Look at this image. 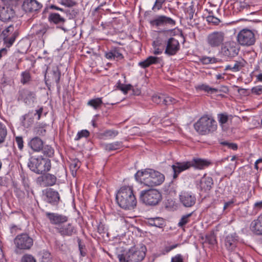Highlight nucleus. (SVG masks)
I'll return each mask as SVG.
<instances>
[{
	"label": "nucleus",
	"mask_w": 262,
	"mask_h": 262,
	"mask_svg": "<svg viewBox=\"0 0 262 262\" xmlns=\"http://www.w3.org/2000/svg\"><path fill=\"white\" fill-rule=\"evenodd\" d=\"M116 200L118 205L124 209H133L137 205V200L133 188L129 186H123L118 190Z\"/></svg>",
	"instance_id": "nucleus-1"
},
{
	"label": "nucleus",
	"mask_w": 262,
	"mask_h": 262,
	"mask_svg": "<svg viewBox=\"0 0 262 262\" xmlns=\"http://www.w3.org/2000/svg\"><path fill=\"white\" fill-rule=\"evenodd\" d=\"M146 248L145 246L140 248L132 247L128 251H123L117 254L119 262H140L145 257Z\"/></svg>",
	"instance_id": "nucleus-2"
},
{
	"label": "nucleus",
	"mask_w": 262,
	"mask_h": 262,
	"mask_svg": "<svg viewBox=\"0 0 262 262\" xmlns=\"http://www.w3.org/2000/svg\"><path fill=\"white\" fill-rule=\"evenodd\" d=\"M196 132L201 135L212 133L217 128V124L214 119L207 115L201 117L194 124Z\"/></svg>",
	"instance_id": "nucleus-3"
},
{
	"label": "nucleus",
	"mask_w": 262,
	"mask_h": 262,
	"mask_svg": "<svg viewBox=\"0 0 262 262\" xmlns=\"http://www.w3.org/2000/svg\"><path fill=\"white\" fill-rule=\"evenodd\" d=\"M28 167L33 172L40 174L51 170V160L42 156L37 158L31 157L29 160Z\"/></svg>",
	"instance_id": "nucleus-4"
},
{
	"label": "nucleus",
	"mask_w": 262,
	"mask_h": 262,
	"mask_svg": "<svg viewBox=\"0 0 262 262\" xmlns=\"http://www.w3.org/2000/svg\"><path fill=\"white\" fill-rule=\"evenodd\" d=\"M140 200L146 205L156 206L162 199L161 192L155 189L142 190L140 193Z\"/></svg>",
	"instance_id": "nucleus-5"
},
{
	"label": "nucleus",
	"mask_w": 262,
	"mask_h": 262,
	"mask_svg": "<svg viewBox=\"0 0 262 262\" xmlns=\"http://www.w3.org/2000/svg\"><path fill=\"white\" fill-rule=\"evenodd\" d=\"M33 239L29 234L23 233L18 234L14 239L15 253H18L19 250L27 251L30 250L33 245Z\"/></svg>",
	"instance_id": "nucleus-6"
},
{
	"label": "nucleus",
	"mask_w": 262,
	"mask_h": 262,
	"mask_svg": "<svg viewBox=\"0 0 262 262\" xmlns=\"http://www.w3.org/2000/svg\"><path fill=\"white\" fill-rule=\"evenodd\" d=\"M237 41L242 46L249 47L254 45L256 38L251 30L245 28L241 30L236 36Z\"/></svg>",
	"instance_id": "nucleus-7"
},
{
	"label": "nucleus",
	"mask_w": 262,
	"mask_h": 262,
	"mask_svg": "<svg viewBox=\"0 0 262 262\" xmlns=\"http://www.w3.org/2000/svg\"><path fill=\"white\" fill-rule=\"evenodd\" d=\"M36 179L37 184L44 187H49L55 185L56 184L57 177H60L57 172L53 174L48 172L40 174Z\"/></svg>",
	"instance_id": "nucleus-8"
},
{
	"label": "nucleus",
	"mask_w": 262,
	"mask_h": 262,
	"mask_svg": "<svg viewBox=\"0 0 262 262\" xmlns=\"http://www.w3.org/2000/svg\"><path fill=\"white\" fill-rule=\"evenodd\" d=\"M51 25H55L56 27L60 28L64 31H68L74 26V17H69L64 19L63 17H48Z\"/></svg>",
	"instance_id": "nucleus-9"
},
{
	"label": "nucleus",
	"mask_w": 262,
	"mask_h": 262,
	"mask_svg": "<svg viewBox=\"0 0 262 262\" xmlns=\"http://www.w3.org/2000/svg\"><path fill=\"white\" fill-rule=\"evenodd\" d=\"M44 201L52 206H57L58 205L60 200V196L59 192L52 188H47L43 191Z\"/></svg>",
	"instance_id": "nucleus-10"
},
{
	"label": "nucleus",
	"mask_w": 262,
	"mask_h": 262,
	"mask_svg": "<svg viewBox=\"0 0 262 262\" xmlns=\"http://www.w3.org/2000/svg\"><path fill=\"white\" fill-rule=\"evenodd\" d=\"M5 6H0V16H13L16 11L17 0H3Z\"/></svg>",
	"instance_id": "nucleus-11"
},
{
	"label": "nucleus",
	"mask_w": 262,
	"mask_h": 262,
	"mask_svg": "<svg viewBox=\"0 0 262 262\" xmlns=\"http://www.w3.org/2000/svg\"><path fill=\"white\" fill-rule=\"evenodd\" d=\"M239 48L235 42H226L222 47L220 53L224 56L232 58L236 56Z\"/></svg>",
	"instance_id": "nucleus-12"
},
{
	"label": "nucleus",
	"mask_w": 262,
	"mask_h": 262,
	"mask_svg": "<svg viewBox=\"0 0 262 262\" xmlns=\"http://www.w3.org/2000/svg\"><path fill=\"white\" fill-rule=\"evenodd\" d=\"M48 68L45 74V80L46 85H51L52 83L55 82L57 86H59V82L61 77V71L58 67L53 68L52 71L48 73V77H47V73Z\"/></svg>",
	"instance_id": "nucleus-13"
},
{
	"label": "nucleus",
	"mask_w": 262,
	"mask_h": 262,
	"mask_svg": "<svg viewBox=\"0 0 262 262\" xmlns=\"http://www.w3.org/2000/svg\"><path fill=\"white\" fill-rule=\"evenodd\" d=\"M225 34L222 32H214L209 34L207 38L208 44L212 48H215L222 45Z\"/></svg>",
	"instance_id": "nucleus-14"
},
{
	"label": "nucleus",
	"mask_w": 262,
	"mask_h": 262,
	"mask_svg": "<svg viewBox=\"0 0 262 262\" xmlns=\"http://www.w3.org/2000/svg\"><path fill=\"white\" fill-rule=\"evenodd\" d=\"M45 215L51 224L58 225V226H61L62 224L66 223L69 219L66 215L57 213L46 212Z\"/></svg>",
	"instance_id": "nucleus-15"
},
{
	"label": "nucleus",
	"mask_w": 262,
	"mask_h": 262,
	"mask_svg": "<svg viewBox=\"0 0 262 262\" xmlns=\"http://www.w3.org/2000/svg\"><path fill=\"white\" fill-rule=\"evenodd\" d=\"M180 202L186 207L193 206L196 202V198L194 194L191 192H182L179 195Z\"/></svg>",
	"instance_id": "nucleus-16"
},
{
	"label": "nucleus",
	"mask_w": 262,
	"mask_h": 262,
	"mask_svg": "<svg viewBox=\"0 0 262 262\" xmlns=\"http://www.w3.org/2000/svg\"><path fill=\"white\" fill-rule=\"evenodd\" d=\"M180 50V44L178 40L173 37L168 39L165 53L168 56L174 55Z\"/></svg>",
	"instance_id": "nucleus-17"
},
{
	"label": "nucleus",
	"mask_w": 262,
	"mask_h": 262,
	"mask_svg": "<svg viewBox=\"0 0 262 262\" xmlns=\"http://www.w3.org/2000/svg\"><path fill=\"white\" fill-rule=\"evenodd\" d=\"M192 167L189 161L182 162H176L171 166L173 171V178L176 179L179 174L183 171L189 169Z\"/></svg>",
	"instance_id": "nucleus-18"
},
{
	"label": "nucleus",
	"mask_w": 262,
	"mask_h": 262,
	"mask_svg": "<svg viewBox=\"0 0 262 262\" xmlns=\"http://www.w3.org/2000/svg\"><path fill=\"white\" fill-rule=\"evenodd\" d=\"M35 94L26 89H23L18 91V100L24 101L26 104H30L34 101Z\"/></svg>",
	"instance_id": "nucleus-19"
},
{
	"label": "nucleus",
	"mask_w": 262,
	"mask_h": 262,
	"mask_svg": "<svg viewBox=\"0 0 262 262\" xmlns=\"http://www.w3.org/2000/svg\"><path fill=\"white\" fill-rule=\"evenodd\" d=\"M149 181H147V186L154 187L161 185L165 180L164 176L160 172L152 169Z\"/></svg>",
	"instance_id": "nucleus-20"
},
{
	"label": "nucleus",
	"mask_w": 262,
	"mask_h": 262,
	"mask_svg": "<svg viewBox=\"0 0 262 262\" xmlns=\"http://www.w3.org/2000/svg\"><path fill=\"white\" fill-rule=\"evenodd\" d=\"M152 169L147 168L144 170H138L135 174V178L137 181L147 186V181H149V178L151 176Z\"/></svg>",
	"instance_id": "nucleus-21"
},
{
	"label": "nucleus",
	"mask_w": 262,
	"mask_h": 262,
	"mask_svg": "<svg viewBox=\"0 0 262 262\" xmlns=\"http://www.w3.org/2000/svg\"><path fill=\"white\" fill-rule=\"evenodd\" d=\"M42 4L36 0H25L23 4V8L26 12H33L39 10Z\"/></svg>",
	"instance_id": "nucleus-22"
},
{
	"label": "nucleus",
	"mask_w": 262,
	"mask_h": 262,
	"mask_svg": "<svg viewBox=\"0 0 262 262\" xmlns=\"http://www.w3.org/2000/svg\"><path fill=\"white\" fill-rule=\"evenodd\" d=\"M58 233L63 236H71L76 233V229L72 223L59 226L57 228Z\"/></svg>",
	"instance_id": "nucleus-23"
},
{
	"label": "nucleus",
	"mask_w": 262,
	"mask_h": 262,
	"mask_svg": "<svg viewBox=\"0 0 262 262\" xmlns=\"http://www.w3.org/2000/svg\"><path fill=\"white\" fill-rule=\"evenodd\" d=\"M238 236L236 233L230 234L225 239V245L228 250L233 251L236 247Z\"/></svg>",
	"instance_id": "nucleus-24"
},
{
	"label": "nucleus",
	"mask_w": 262,
	"mask_h": 262,
	"mask_svg": "<svg viewBox=\"0 0 262 262\" xmlns=\"http://www.w3.org/2000/svg\"><path fill=\"white\" fill-rule=\"evenodd\" d=\"M44 142L38 137H34L28 142V146L34 152H40L43 147Z\"/></svg>",
	"instance_id": "nucleus-25"
},
{
	"label": "nucleus",
	"mask_w": 262,
	"mask_h": 262,
	"mask_svg": "<svg viewBox=\"0 0 262 262\" xmlns=\"http://www.w3.org/2000/svg\"><path fill=\"white\" fill-rule=\"evenodd\" d=\"M213 184L212 178L205 174L200 180L199 186L201 191L207 192L212 188Z\"/></svg>",
	"instance_id": "nucleus-26"
},
{
	"label": "nucleus",
	"mask_w": 262,
	"mask_h": 262,
	"mask_svg": "<svg viewBox=\"0 0 262 262\" xmlns=\"http://www.w3.org/2000/svg\"><path fill=\"white\" fill-rule=\"evenodd\" d=\"M192 167L195 169H203L211 164V162L208 160L201 158H193L189 161Z\"/></svg>",
	"instance_id": "nucleus-27"
},
{
	"label": "nucleus",
	"mask_w": 262,
	"mask_h": 262,
	"mask_svg": "<svg viewBox=\"0 0 262 262\" xmlns=\"http://www.w3.org/2000/svg\"><path fill=\"white\" fill-rule=\"evenodd\" d=\"M146 224L149 226H155L160 229H163L166 225L165 219L160 217L147 219Z\"/></svg>",
	"instance_id": "nucleus-28"
},
{
	"label": "nucleus",
	"mask_w": 262,
	"mask_h": 262,
	"mask_svg": "<svg viewBox=\"0 0 262 262\" xmlns=\"http://www.w3.org/2000/svg\"><path fill=\"white\" fill-rule=\"evenodd\" d=\"M150 23L151 25L156 26H163L166 24L174 26L175 21L170 17H158L157 19L150 20Z\"/></svg>",
	"instance_id": "nucleus-29"
},
{
	"label": "nucleus",
	"mask_w": 262,
	"mask_h": 262,
	"mask_svg": "<svg viewBox=\"0 0 262 262\" xmlns=\"http://www.w3.org/2000/svg\"><path fill=\"white\" fill-rule=\"evenodd\" d=\"M251 228L255 234L262 235V214L251 223Z\"/></svg>",
	"instance_id": "nucleus-30"
},
{
	"label": "nucleus",
	"mask_w": 262,
	"mask_h": 262,
	"mask_svg": "<svg viewBox=\"0 0 262 262\" xmlns=\"http://www.w3.org/2000/svg\"><path fill=\"white\" fill-rule=\"evenodd\" d=\"M48 29L49 26L46 24H35L32 28V31L34 35L40 37L46 33Z\"/></svg>",
	"instance_id": "nucleus-31"
},
{
	"label": "nucleus",
	"mask_w": 262,
	"mask_h": 262,
	"mask_svg": "<svg viewBox=\"0 0 262 262\" xmlns=\"http://www.w3.org/2000/svg\"><path fill=\"white\" fill-rule=\"evenodd\" d=\"M246 61L242 59L240 61H235L233 65H228L225 67V70H231L232 72H236L239 71L245 66Z\"/></svg>",
	"instance_id": "nucleus-32"
},
{
	"label": "nucleus",
	"mask_w": 262,
	"mask_h": 262,
	"mask_svg": "<svg viewBox=\"0 0 262 262\" xmlns=\"http://www.w3.org/2000/svg\"><path fill=\"white\" fill-rule=\"evenodd\" d=\"M34 115L33 112H29L23 116L22 123L24 127L29 128L34 124Z\"/></svg>",
	"instance_id": "nucleus-33"
},
{
	"label": "nucleus",
	"mask_w": 262,
	"mask_h": 262,
	"mask_svg": "<svg viewBox=\"0 0 262 262\" xmlns=\"http://www.w3.org/2000/svg\"><path fill=\"white\" fill-rule=\"evenodd\" d=\"M20 178L21 183L26 191L28 192L30 190H31L32 193L33 194V191L30 187V180L27 174L22 172L20 174Z\"/></svg>",
	"instance_id": "nucleus-34"
},
{
	"label": "nucleus",
	"mask_w": 262,
	"mask_h": 262,
	"mask_svg": "<svg viewBox=\"0 0 262 262\" xmlns=\"http://www.w3.org/2000/svg\"><path fill=\"white\" fill-rule=\"evenodd\" d=\"M19 33L17 30H16L12 35L10 37L7 36L6 37L3 38V41L4 44L7 48H10L15 41L16 37L18 36Z\"/></svg>",
	"instance_id": "nucleus-35"
},
{
	"label": "nucleus",
	"mask_w": 262,
	"mask_h": 262,
	"mask_svg": "<svg viewBox=\"0 0 262 262\" xmlns=\"http://www.w3.org/2000/svg\"><path fill=\"white\" fill-rule=\"evenodd\" d=\"M122 147V142L121 141H116L104 145V149L108 151L117 150L121 148Z\"/></svg>",
	"instance_id": "nucleus-36"
},
{
	"label": "nucleus",
	"mask_w": 262,
	"mask_h": 262,
	"mask_svg": "<svg viewBox=\"0 0 262 262\" xmlns=\"http://www.w3.org/2000/svg\"><path fill=\"white\" fill-rule=\"evenodd\" d=\"M102 104V98H96L91 99L87 103L88 105L92 106L95 110L99 108Z\"/></svg>",
	"instance_id": "nucleus-37"
},
{
	"label": "nucleus",
	"mask_w": 262,
	"mask_h": 262,
	"mask_svg": "<svg viewBox=\"0 0 262 262\" xmlns=\"http://www.w3.org/2000/svg\"><path fill=\"white\" fill-rule=\"evenodd\" d=\"M41 151L44 156L49 158L53 157L54 154V149L51 147V146L49 145L43 144V147L41 149Z\"/></svg>",
	"instance_id": "nucleus-38"
},
{
	"label": "nucleus",
	"mask_w": 262,
	"mask_h": 262,
	"mask_svg": "<svg viewBox=\"0 0 262 262\" xmlns=\"http://www.w3.org/2000/svg\"><path fill=\"white\" fill-rule=\"evenodd\" d=\"M7 135V130L5 125L0 122V144L5 142Z\"/></svg>",
	"instance_id": "nucleus-39"
},
{
	"label": "nucleus",
	"mask_w": 262,
	"mask_h": 262,
	"mask_svg": "<svg viewBox=\"0 0 262 262\" xmlns=\"http://www.w3.org/2000/svg\"><path fill=\"white\" fill-rule=\"evenodd\" d=\"M31 80L30 72L28 71L23 72L21 74L20 82L23 84L28 83Z\"/></svg>",
	"instance_id": "nucleus-40"
},
{
	"label": "nucleus",
	"mask_w": 262,
	"mask_h": 262,
	"mask_svg": "<svg viewBox=\"0 0 262 262\" xmlns=\"http://www.w3.org/2000/svg\"><path fill=\"white\" fill-rule=\"evenodd\" d=\"M192 213L193 212H191L182 216L178 223L179 227H183L188 223L190 222L189 217L192 215Z\"/></svg>",
	"instance_id": "nucleus-41"
},
{
	"label": "nucleus",
	"mask_w": 262,
	"mask_h": 262,
	"mask_svg": "<svg viewBox=\"0 0 262 262\" xmlns=\"http://www.w3.org/2000/svg\"><path fill=\"white\" fill-rule=\"evenodd\" d=\"M198 88L200 90L204 91L207 93H210L211 94H213L214 93L218 92V89L215 88H212L210 87L209 85L206 84H202L199 85Z\"/></svg>",
	"instance_id": "nucleus-42"
},
{
	"label": "nucleus",
	"mask_w": 262,
	"mask_h": 262,
	"mask_svg": "<svg viewBox=\"0 0 262 262\" xmlns=\"http://www.w3.org/2000/svg\"><path fill=\"white\" fill-rule=\"evenodd\" d=\"M200 61L203 64H208L209 63H216L217 59L215 57L203 56L200 58Z\"/></svg>",
	"instance_id": "nucleus-43"
},
{
	"label": "nucleus",
	"mask_w": 262,
	"mask_h": 262,
	"mask_svg": "<svg viewBox=\"0 0 262 262\" xmlns=\"http://www.w3.org/2000/svg\"><path fill=\"white\" fill-rule=\"evenodd\" d=\"M205 237V242L211 245H214L217 243L215 235L213 232L206 235Z\"/></svg>",
	"instance_id": "nucleus-44"
},
{
	"label": "nucleus",
	"mask_w": 262,
	"mask_h": 262,
	"mask_svg": "<svg viewBox=\"0 0 262 262\" xmlns=\"http://www.w3.org/2000/svg\"><path fill=\"white\" fill-rule=\"evenodd\" d=\"M20 262H36V260L32 255L25 254L21 257Z\"/></svg>",
	"instance_id": "nucleus-45"
},
{
	"label": "nucleus",
	"mask_w": 262,
	"mask_h": 262,
	"mask_svg": "<svg viewBox=\"0 0 262 262\" xmlns=\"http://www.w3.org/2000/svg\"><path fill=\"white\" fill-rule=\"evenodd\" d=\"M220 144L227 146L228 148L233 149V150H236L238 148V146L236 143H230L227 141L220 142Z\"/></svg>",
	"instance_id": "nucleus-46"
},
{
	"label": "nucleus",
	"mask_w": 262,
	"mask_h": 262,
	"mask_svg": "<svg viewBox=\"0 0 262 262\" xmlns=\"http://www.w3.org/2000/svg\"><path fill=\"white\" fill-rule=\"evenodd\" d=\"M77 242L78 244V248L80 255L82 256H85L86 254V250L84 244H82L81 239L77 238Z\"/></svg>",
	"instance_id": "nucleus-47"
},
{
	"label": "nucleus",
	"mask_w": 262,
	"mask_h": 262,
	"mask_svg": "<svg viewBox=\"0 0 262 262\" xmlns=\"http://www.w3.org/2000/svg\"><path fill=\"white\" fill-rule=\"evenodd\" d=\"M177 101L175 99L169 96H164V98L163 101V105L168 106L171 104H175L177 103Z\"/></svg>",
	"instance_id": "nucleus-48"
},
{
	"label": "nucleus",
	"mask_w": 262,
	"mask_h": 262,
	"mask_svg": "<svg viewBox=\"0 0 262 262\" xmlns=\"http://www.w3.org/2000/svg\"><path fill=\"white\" fill-rule=\"evenodd\" d=\"M90 136L89 132L86 129L82 130L78 132L77 136L75 139V140L78 141L82 138H87Z\"/></svg>",
	"instance_id": "nucleus-49"
},
{
	"label": "nucleus",
	"mask_w": 262,
	"mask_h": 262,
	"mask_svg": "<svg viewBox=\"0 0 262 262\" xmlns=\"http://www.w3.org/2000/svg\"><path fill=\"white\" fill-rule=\"evenodd\" d=\"M41 262H51V256L48 251H44L41 254Z\"/></svg>",
	"instance_id": "nucleus-50"
},
{
	"label": "nucleus",
	"mask_w": 262,
	"mask_h": 262,
	"mask_svg": "<svg viewBox=\"0 0 262 262\" xmlns=\"http://www.w3.org/2000/svg\"><path fill=\"white\" fill-rule=\"evenodd\" d=\"M164 98V95H155L152 97V100L157 104L163 105V101Z\"/></svg>",
	"instance_id": "nucleus-51"
},
{
	"label": "nucleus",
	"mask_w": 262,
	"mask_h": 262,
	"mask_svg": "<svg viewBox=\"0 0 262 262\" xmlns=\"http://www.w3.org/2000/svg\"><path fill=\"white\" fill-rule=\"evenodd\" d=\"M15 142L17 145V147L19 150L23 151L24 149V140L23 137L21 136H17L15 138Z\"/></svg>",
	"instance_id": "nucleus-52"
},
{
	"label": "nucleus",
	"mask_w": 262,
	"mask_h": 262,
	"mask_svg": "<svg viewBox=\"0 0 262 262\" xmlns=\"http://www.w3.org/2000/svg\"><path fill=\"white\" fill-rule=\"evenodd\" d=\"M228 117L226 113H222L218 115L219 121L221 124L226 123L228 120Z\"/></svg>",
	"instance_id": "nucleus-53"
},
{
	"label": "nucleus",
	"mask_w": 262,
	"mask_h": 262,
	"mask_svg": "<svg viewBox=\"0 0 262 262\" xmlns=\"http://www.w3.org/2000/svg\"><path fill=\"white\" fill-rule=\"evenodd\" d=\"M118 134V132L115 130H106L102 134L105 137H115Z\"/></svg>",
	"instance_id": "nucleus-54"
},
{
	"label": "nucleus",
	"mask_w": 262,
	"mask_h": 262,
	"mask_svg": "<svg viewBox=\"0 0 262 262\" xmlns=\"http://www.w3.org/2000/svg\"><path fill=\"white\" fill-rule=\"evenodd\" d=\"M80 167V162L78 160H74L70 165V168L72 171V174H74V171L76 173L77 170Z\"/></svg>",
	"instance_id": "nucleus-55"
},
{
	"label": "nucleus",
	"mask_w": 262,
	"mask_h": 262,
	"mask_svg": "<svg viewBox=\"0 0 262 262\" xmlns=\"http://www.w3.org/2000/svg\"><path fill=\"white\" fill-rule=\"evenodd\" d=\"M165 2V0H156L154 6L152 7V10L155 11L160 10L162 8V6Z\"/></svg>",
	"instance_id": "nucleus-56"
},
{
	"label": "nucleus",
	"mask_w": 262,
	"mask_h": 262,
	"mask_svg": "<svg viewBox=\"0 0 262 262\" xmlns=\"http://www.w3.org/2000/svg\"><path fill=\"white\" fill-rule=\"evenodd\" d=\"M148 60L150 66L152 64L160 63L162 59L160 57L150 56L148 57Z\"/></svg>",
	"instance_id": "nucleus-57"
},
{
	"label": "nucleus",
	"mask_w": 262,
	"mask_h": 262,
	"mask_svg": "<svg viewBox=\"0 0 262 262\" xmlns=\"http://www.w3.org/2000/svg\"><path fill=\"white\" fill-rule=\"evenodd\" d=\"M60 3L68 7H72L76 4V3L73 0H60Z\"/></svg>",
	"instance_id": "nucleus-58"
},
{
	"label": "nucleus",
	"mask_w": 262,
	"mask_h": 262,
	"mask_svg": "<svg viewBox=\"0 0 262 262\" xmlns=\"http://www.w3.org/2000/svg\"><path fill=\"white\" fill-rule=\"evenodd\" d=\"M251 93L256 95H261L262 94V85H258L252 88Z\"/></svg>",
	"instance_id": "nucleus-59"
},
{
	"label": "nucleus",
	"mask_w": 262,
	"mask_h": 262,
	"mask_svg": "<svg viewBox=\"0 0 262 262\" xmlns=\"http://www.w3.org/2000/svg\"><path fill=\"white\" fill-rule=\"evenodd\" d=\"M13 30V26L12 25H9L7 28L3 30L2 32L1 35L4 37L8 36V33L10 32H12Z\"/></svg>",
	"instance_id": "nucleus-60"
},
{
	"label": "nucleus",
	"mask_w": 262,
	"mask_h": 262,
	"mask_svg": "<svg viewBox=\"0 0 262 262\" xmlns=\"http://www.w3.org/2000/svg\"><path fill=\"white\" fill-rule=\"evenodd\" d=\"M9 183V179L6 176L0 177V186L1 187H7Z\"/></svg>",
	"instance_id": "nucleus-61"
},
{
	"label": "nucleus",
	"mask_w": 262,
	"mask_h": 262,
	"mask_svg": "<svg viewBox=\"0 0 262 262\" xmlns=\"http://www.w3.org/2000/svg\"><path fill=\"white\" fill-rule=\"evenodd\" d=\"M114 58H116L118 59H122L123 58V56L118 49H115L113 50Z\"/></svg>",
	"instance_id": "nucleus-62"
},
{
	"label": "nucleus",
	"mask_w": 262,
	"mask_h": 262,
	"mask_svg": "<svg viewBox=\"0 0 262 262\" xmlns=\"http://www.w3.org/2000/svg\"><path fill=\"white\" fill-rule=\"evenodd\" d=\"M207 21L209 23H212L214 25H217L221 22L218 17H206Z\"/></svg>",
	"instance_id": "nucleus-63"
},
{
	"label": "nucleus",
	"mask_w": 262,
	"mask_h": 262,
	"mask_svg": "<svg viewBox=\"0 0 262 262\" xmlns=\"http://www.w3.org/2000/svg\"><path fill=\"white\" fill-rule=\"evenodd\" d=\"M171 262H184L182 256L181 254H177L171 258Z\"/></svg>",
	"instance_id": "nucleus-64"
}]
</instances>
